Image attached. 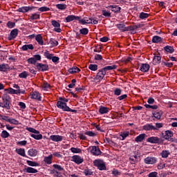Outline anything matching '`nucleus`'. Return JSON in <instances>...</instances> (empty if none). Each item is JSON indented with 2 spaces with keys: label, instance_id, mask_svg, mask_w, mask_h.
Masks as SVG:
<instances>
[{
  "label": "nucleus",
  "instance_id": "1",
  "mask_svg": "<svg viewBox=\"0 0 177 177\" xmlns=\"http://www.w3.org/2000/svg\"><path fill=\"white\" fill-rule=\"evenodd\" d=\"M162 136L165 140H169V142H174L175 143H177V139L172 138V136H174V132L169 130L166 131L165 134L162 133Z\"/></svg>",
  "mask_w": 177,
  "mask_h": 177
},
{
  "label": "nucleus",
  "instance_id": "2",
  "mask_svg": "<svg viewBox=\"0 0 177 177\" xmlns=\"http://www.w3.org/2000/svg\"><path fill=\"white\" fill-rule=\"evenodd\" d=\"M129 161L130 164H136L140 161V153L135 152L133 155L131 156Z\"/></svg>",
  "mask_w": 177,
  "mask_h": 177
},
{
  "label": "nucleus",
  "instance_id": "3",
  "mask_svg": "<svg viewBox=\"0 0 177 177\" xmlns=\"http://www.w3.org/2000/svg\"><path fill=\"white\" fill-rule=\"evenodd\" d=\"M147 142H148V143H152L153 145H161L162 140L158 136H152L148 138Z\"/></svg>",
  "mask_w": 177,
  "mask_h": 177
},
{
  "label": "nucleus",
  "instance_id": "4",
  "mask_svg": "<svg viewBox=\"0 0 177 177\" xmlns=\"http://www.w3.org/2000/svg\"><path fill=\"white\" fill-rule=\"evenodd\" d=\"M57 107L58 109H61L63 111H67V110H69V107L67 106V104L64 101H61V100L57 102Z\"/></svg>",
  "mask_w": 177,
  "mask_h": 177
},
{
  "label": "nucleus",
  "instance_id": "5",
  "mask_svg": "<svg viewBox=\"0 0 177 177\" xmlns=\"http://www.w3.org/2000/svg\"><path fill=\"white\" fill-rule=\"evenodd\" d=\"M71 161L80 165V164H82L84 162V158L79 155H74L72 156Z\"/></svg>",
  "mask_w": 177,
  "mask_h": 177
},
{
  "label": "nucleus",
  "instance_id": "6",
  "mask_svg": "<svg viewBox=\"0 0 177 177\" xmlns=\"http://www.w3.org/2000/svg\"><path fill=\"white\" fill-rule=\"evenodd\" d=\"M0 107L6 109V110H10V101L6 98H3V102H0Z\"/></svg>",
  "mask_w": 177,
  "mask_h": 177
},
{
  "label": "nucleus",
  "instance_id": "7",
  "mask_svg": "<svg viewBox=\"0 0 177 177\" xmlns=\"http://www.w3.org/2000/svg\"><path fill=\"white\" fill-rule=\"evenodd\" d=\"M144 162L145 164L153 165V164H156V162H157V158L148 156L144 159Z\"/></svg>",
  "mask_w": 177,
  "mask_h": 177
},
{
  "label": "nucleus",
  "instance_id": "8",
  "mask_svg": "<svg viewBox=\"0 0 177 177\" xmlns=\"http://www.w3.org/2000/svg\"><path fill=\"white\" fill-rule=\"evenodd\" d=\"M93 164H94L95 167H97V168H98V169H100V171H103V170L106 169V165H104V163L102 162V161H100L99 160H94Z\"/></svg>",
  "mask_w": 177,
  "mask_h": 177
},
{
  "label": "nucleus",
  "instance_id": "9",
  "mask_svg": "<svg viewBox=\"0 0 177 177\" xmlns=\"http://www.w3.org/2000/svg\"><path fill=\"white\" fill-rule=\"evenodd\" d=\"M88 149L93 156H100V154H102V151H100L99 147L96 146L90 147Z\"/></svg>",
  "mask_w": 177,
  "mask_h": 177
},
{
  "label": "nucleus",
  "instance_id": "10",
  "mask_svg": "<svg viewBox=\"0 0 177 177\" xmlns=\"http://www.w3.org/2000/svg\"><path fill=\"white\" fill-rule=\"evenodd\" d=\"M32 9H35L34 6H23L19 8L17 12H20L21 13H27V12H30V10H32Z\"/></svg>",
  "mask_w": 177,
  "mask_h": 177
},
{
  "label": "nucleus",
  "instance_id": "11",
  "mask_svg": "<svg viewBox=\"0 0 177 177\" xmlns=\"http://www.w3.org/2000/svg\"><path fill=\"white\" fill-rule=\"evenodd\" d=\"M105 75H106V72L103 68H102L97 73V75L95 77V80H97V81H102V79L104 78Z\"/></svg>",
  "mask_w": 177,
  "mask_h": 177
},
{
  "label": "nucleus",
  "instance_id": "12",
  "mask_svg": "<svg viewBox=\"0 0 177 177\" xmlns=\"http://www.w3.org/2000/svg\"><path fill=\"white\" fill-rule=\"evenodd\" d=\"M116 26L118 30L122 32L131 31V30H132V26L125 27V25L124 24H118L116 25Z\"/></svg>",
  "mask_w": 177,
  "mask_h": 177
},
{
  "label": "nucleus",
  "instance_id": "13",
  "mask_svg": "<svg viewBox=\"0 0 177 177\" xmlns=\"http://www.w3.org/2000/svg\"><path fill=\"white\" fill-rule=\"evenodd\" d=\"M30 99H34L35 100L41 101V94L38 91H33L30 93Z\"/></svg>",
  "mask_w": 177,
  "mask_h": 177
},
{
  "label": "nucleus",
  "instance_id": "14",
  "mask_svg": "<svg viewBox=\"0 0 177 177\" xmlns=\"http://www.w3.org/2000/svg\"><path fill=\"white\" fill-rule=\"evenodd\" d=\"M52 26L55 27L54 31L56 32H62V29L60 28V24L57 22V21H52L51 22Z\"/></svg>",
  "mask_w": 177,
  "mask_h": 177
},
{
  "label": "nucleus",
  "instance_id": "15",
  "mask_svg": "<svg viewBox=\"0 0 177 177\" xmlns=\"http://www.w3.org/2000/svg\"><path fill=\"white\" fill-rule=\"evenodd\" d=\"M37 68L39 71H48V70H49V66L44 64H37Z\"/></svg>",
  "mask_w": 177,
  "mask_h": 177
},
{
  "label": "nucleus",
  "instance_id": "16",
  "mask_svg": "<svg viewBox=\"0 0 177 177\" xmlns=\"http://www.w3.org/2000/svg\"><path fill=\"white\" fill-rule=\"evenodd\" d=\"M19 34V30L17 29H13L10 34V36L8 37L9 41H12V39H15L16 37H17V35Z\"/></svg>",
  "mask_w": 177,
  "mask_h": 177
},
{
  "label": "nucleus",
  "instance_id": "17",
  "mask_svg": "<svg viewBox=\"0 0 177 177\" xmlns=\"http://www.w3.org/2000/svg\"><path fill=\"white\" fill-rule=\"evenodd\" d=\"M50 139L53 142H62V140H63V136L59 135H52L50 136Z\"/></svg>",
  "mask_w": 177,
  "mask_h": 177
},
{
  "label": "nucleus",
  "instance_id": "18",
  "mask_svg": "<svg viewBox=\"0 0 177 177\" xmlns=\"http://www.w3.org/2000/svg\"><path fill=\"white\" fill-rule=\"evenodd\" d=\"M142 129H144V131H156L157 128L151 124H147L142 127Z\"/></svg>",
  "mask_w": 177,
  "mask_h": 177
},
{
  "label": "nucleus",
  "instance_id": "19",
  "mask_svg": "<svg viewBox=\"0 0 177 177\" xmlns=\"http://www.w3.org/2000/svg\"><path fill=\"white\" fill-rule=\"evenodd\" d=\"M140 70L142 73H147L150 70V65L148 64H142Z\"/></svg>",
  "mask_w": 177,
  "mask_h": 177
},
{
  "label": "nucleus",
  "instance_id": "20",
  "mask_svg": "<svg viewBox=\"0 0 177 177\" xmlns=\"http://www.w3.org/2000/svg\"><path fill=\"white\" fill-rule=\"evenodd\" d=\"M74 20H80V17L75 15H68L66 17V23H70V21H74Z\"/></svg>",
  "mask_w": 177,
  "mask_h": 177
},
{
  "label": "nucleus",
  "instance_id": "21",
  "mask_svg": "<svg viewBox=\"0 0 177 177\" xmlns=\"http://www.w3.org/2000/svg\"><path fill=\"white\" fill-rule=\"evenodd\" d=\"M110 111V109L106 106H100L99 113L101 114H107Z\"/></svg>",
  "mask_w": 177,
  "mask_h": 177
},
{
  "label": "nucleus",
  "instance_id": "22",
  "mask_svg": "<svg viewBox=\"0 0 177 177\" xmlns=\"http://www.w3.org/2000/svg\"><path fill=\"white\" fill-rule=\"evenodd\" d=\"M13 88H15V91H18V95H24V93H26V91L21 89L20 86H19V84H13L12 85Z\"/></svg>",
  "mask_w": 177,
  "mask_h": 177
},
{
  "label": "nucleus",
  "instance_id": "23",
  "mask_svg": "<svg viewBox=\"0 0 177 177\" xmlns=\"http://www.w3.org/2000/svg\"><path fill=\"white\" fill-rule=\"evenodd\" d=\"M109 8H111L112 12L114 13H120L121 11V7L118 6H109Z\"/></svg>",
  "mask_w": 177,
  "mask_h": 177
},
{
  "label": "nucleus",
  "instance_id": "24",
  "mask_svg": "<svg viewBox=\"0 0 177 177\" xmlns=\"http://www.w3.org/2000/svg\"><path fill=\"white\" fill-rule=\"evenodd\" d=\"M145 138H146V134L142 133L137 136L135 138V140L137 142V143H139V142H143V140H145Z\"/></svg>",
  "mask_w": 177,
  "mask_h": 177
},
{
  "label": "nucleus",
  "instance_id": "25",
  "mask_svg": "<svg viewBox=\"0 0 177 177\" xmlns=\"http://www.w3.org/2000/svg\"><path fill=\"white\" fill-rule=\"evenodd\" d=\"M9 68H10L9 67V65L8 64H0V71L5 73V72L8 71V70H9Z\"/></svg>",
  "mask_w": 177,
  "mask_h": 177
},
{
  "label": "nucleus",
  "instance_id": "26",
  "mask_svg": "<svg viewBox=\"0 0 177 177\" xmlns=\"http://www.w3.org/2000/svg\"><path fill=\"white\" fill-rule=\"evenodd\" d=\"M21 49L24 51L28 50V49L30 50H32V49H34V46H32V44H25L21 47Z\"/></svg>",
  "mask_w": 177,
  "mask_h": 177
},
{
  "label": "nucleus",
  "instance_id": "27",
  "mask_svg": "<svg viewBox=\"0 0 177 177\" xmlns=\"http://www.w3.org/2000/svg\"><path fill=\"white\" fill-rule=\"evenodd\" d=\"M16 153L22 157H26V150L23 148L16 149Z\"/></svg>",
  "mask_w": 177,
  "mask_h": 177
},
{
  "label": "nucleus",
  "instance_id": "28",
  "mask_svg": "<svg viewBox=\"0 0 177 177\" xmlns=\"http://www.w3.org/2000/svg\"><path fill=\"white\" fill-rule=\"evenodd\" d=\"M25 170L27 174H37L38 172L37 169L30 167H28Z\"/></svg>",
  "mask_w": 177,
  "mask_h": 177
},
{
  "label": "nucleus",
  "instance_id": "29",
  "mask_svg": "<svg viewBox=\"0 0 177 177\" xmlns=\"http://www.w3.org/2000/svg\"><path fill=\"white\" fill-rule=\"evenodd\" d=\"M153 115L154 118H156V120H160V118H161V115H162V111H156L153 113Z\"/></svg>",
  "mask_w": 177,
  "mask_h": 177
},
{
  "label": "nucleus",
  "instance_id": "30",
  "mask_svg": "<svg viewBox=\"0 0 177 177\" xmlns=\"http://www.w3.org/2000/svg\"><path fill=\"white\" fill-rule=\"evenodd\" d=\"M28 154L30 157H35V156L38 154V151H37V149H31L28 150Z\"/></svg>",
  "mask_w": 177,
  "mask_h": 177
},
{
  "label": "nucleus",
  "instance_id": "31",
  "mask_svg": "<svg viewBox=\"0 0 177 177\" xmlns=\"http://www.w3.org/2000/svg\"><path fill=\"white\" fill-rule=\"evenodd\" d=\"M161 63V57L160 56H154L153 59V64L156 66Z\"/></svg>",
  "mask_w": 177,
  "mask_h": 177
},
{
  "label": "nucleus",
  "instance_id": "32",
  "mask_svg": "<svg viewBox=\"0 0 177 177\" xmlns=\"http://www.w3.org/2000/svg\"><path fill=\"white\" fill-rule=\"evenodd\" d=\"M164 50L167 52V53H174L175 52V49H174V47L171 46H166L164 47Z\"/></svg>",
  "mask_w": 177,
  "mask_h": 177
},
{
  "label": "nucleus",
  "instance_id": "33",
  "mask_svg": "<svg viewBox=\"0 0 177 177\" xmlns=\"http://www.w3.org/2000/svg\"><path fill=\"white\" fill-rule=\"evenodd\" d=\"M52 158H53V155H52V154H50L48 156L45 157L44 162H46V164H48V165L52 164Z\"/></svg>",
  "mask_w": 177,
  "mask_h": 177
},
{
  "label": "nucleus",
  "instance_id": "34",
  "mask_svg": "<svg viewBox=\"0 0 177 177\" xmlns=\"http://www.w3.org/2000/svg\"><path fill=\"white\" fill-rule=\"evenodd\" d=\"M35 39H36L37 42H38L39 45H44V39L41 35H37L35 37Z\"/></svg>",
  "mask_w": 177,
  "mask_h": 177
},
{
  "label": "nucleus",
  "instance_id": "35",
  "mask_svg": "<svg viewBox=\"0 0 177 177\" xmlns=\"http://www.w3.org/2000/svg\"><path fill=\"white\" fill-rule=\"evenodd\" d=\"M169 154H171V153L168 150H163L160 153V156L162 158H168V156H169Z\"/></svg>",
  "mask_w": 177,
  "mask_h": 177
},
{
  "label": "nucleus",
  "instance_id": "36",
  "mask_svg": "<svg viewBox=\"0 0 177 177\" xmlns=\"http://www.w3.org/2000/svg\"><path fill=\"white\" fill-rule=\"evenodd\" d=\"M120 136L122 138V140H125V138L129 136V131H123L120 133Z\"/></svg>",
  "mask_w": 177,
  "mask_h": 177
},
{
  "label": "nucleus",
  "instance_id": "37",
  "mask_svg": "<svg viewBox=\"0 0 177 177\" xmlns=\"http://www.w3.org/2000/svg\"><path fill=\"white\" fill-rule=\"evenodd\" d=\"M161 41H162V38H161L160 36H154L152 38V42L153 44H158V42H161Z\"/></svg>",
  "mask_w": 177,
  "mask_h": 177
},
{
  "label": "nucleus",
  "instance_id": "38",
  "mask_svg": "<svg viewBox=\"0 0 177 177\" xmlns=\"http://www.w3.org/2000/svg\"><path fill=\"white\" fill-rule=\"evenodd\" d=\"M80 68L77 66H75L68 70V73H70V74H75V73H80Z\"/></svg>",
  "mask_w": 177,
  "mask_h": 177
},
{
  "label": "nucleus",
  "instance_id": "39",
  "mask_svg": "<svg viewBox=\"0 0 177 177\" xmlns=\"http://www.w3.org/2000/svg\"><path fill=\"white\" fill-rule=\"evenodd\" d=\"M71 151L74 154H79L80 153H82V150L80 148L71 147Z\"/></svg>",
  "mask_w": 177,
  "mask_h": 177
},
{
  "label": "nucleus",
  "instance_id": "40",
  "mask_svg": "<svg viewBox=\"0 0 177 177\" xmlns=\"http://www.w3.org/2000/svg\"><path fill=\"white\" fill-rule=\"evenodd\" d=\"M26 162H27L28 165H29V167H39V163H38L37 162L27 160Z\"/></svg>",
  "mask_w": 177,
  "mask_h": 177
},
{
  "label": "nucleus",
  "instance_id": "41",
  "mask_svg": "<svg viewBox=\"0 0 177 177\" xmlns=\"http://www.w3.org/2000/svg\"><path fill=\"white\" fill-rule=\"evenodd\" d=\"M115 68H117V66L116 65H112V66H105L104 68H102L105 73L106 71H110L111 70H115Z\"/></svg>",
  "mask_w": 177,
  "mask_h": 177
},
{
  "label": "nucleus",
  "instance_id": "42",
  "mask_svg": "<svg viewBox=\"0 0 177 177\" xmlns=\"http://www.w3.org/2000/svg\"><path fill=\"white\" fill-rule=\"evenodd\" d=\"M31 137L33 138V139H36V140H41V139H42V134H40L39 133L31 134Z\"/></svg>",
  "mask_w": 177,
  "mask_h": 177
},
{
  "label": "nucleus",
  "instance_id": "43",
  "mask_svg": "<svg viewBox=\"0 0 177 177\" xmlns=\"http://www.w3.org/2000/svg\"><path fill=\"white\" fill-rule=\"evenodd\" d=\"M1 138H3V139H6L10 136V134H9V133L6 131V130H3L1 132Z\"/></svg>",
  "mask_w": 177,
  "mask_h": 177
},
{
  "label": "nucleus",
  "instance_id": "44",
  "mask_svg": "<svg viewBox=\"0 0 177 177\" xmlns=\"http://www.w3.org/2000/svg\"><path fill=\"white\" fill-rule=\"evenodd\" d=\"M56 8L59 10H66L67 9V5L66 4H57Z\"/></svg>",
  "mask_w": 177,
  "mask_h": 177
},
{
  "label": "nucleus",
  "instance_id": "45",
  "mask_svg": "<svg viewBox=\"0 0 177 177\" xmlns=\"http://www.w3.org/2000/svg\"><path fill=\"white\" fill-rule=\"evenodd\" d=\"M49 44L53 47L57 46V45H59V42L57 41H56L55 39H50Z\"/></svg>",
  "mask_w": 177,
  "mask_h": 177
},
{
  "label": "nucleus",
  "instance_id": "46",
  "mask_svg": "<svg viewBox=\"0 0 177 177\" xmlns=\"http://www.w3.org/2000/svg\"><path fill=\"white\" fill-rule=\"evenodd\" d=\"M30 20H38L39 19V14L34 13L32 14L30 17Z\"/></svg>",
  "mask_w": 177,
  "mask_h": 177
},
{
  "label": "nucleus",
  "instance_id": "47",
  "mask_svg": "<svg viewBox=\"0 0 177 177\" xmlns=\"http://www.w3.org/2000/svg\"><path fill=\"white\" fill-rule=\"evenodd\" d=\"M80 32L82 35H87L88 32H89V30L87 28H84L80 30Z\"/></svg>",
  "mask_w": 177,
  "mask_h": 177
},
{
  "label": "nucleus",
  "instance_id": "48",
  "mask_svg": "<svg viewBox=\"0 0 177 177\" xmlns=\"http://www.w3.org/2000/svg\"><path fill=\"white\" fill-rule=\"evenodd\" d=\"M102 13L105 17H111V13L106 10H102Z\"/></svg>",
  "mask_w": 177,
  "mask_h": 177
},
{
  "label": "nucleus",
  "instance_id": "49",
  "mask_svg": "<svg viewBox=\"0 0 177 177\" xmlns=\"http://www.w3.org/2000/svg\"><path fill=\"white\" fill-rule=\"evenodd\" d=\"M84 175H86V176H91V175H93V172H92V170L89 169H86L84 172Z\"/></svg>",
  "mask_w": 177,
  "mask_h": 177
},
{
  "label": "nucleus",
  "instance_id": "50",
  "mask_svg": "<svg viewBox=\"0 0 177 177\" xmlns=\"http://www.w3.org/2000/svg\"><path fill=\"white\" fill-rule=\"evenodd\" d=\"M88 68L91 70V71H96L97 70V65L91 64L88 66Z\"/></svg>",
  "mask_w": 177,
  "mask_h": 177
},
{
  "label": "nucleus",
  "instance_id": "51",
  "mask_svg": "<svg viewBox=\"0 0 177 177\" xmlns=\"http://www.w3.org/2000/svg\"><path fill=\"white\" fill-rule=\"evenodd\" d=\"M19 78H27L28 77V73L27 71H23L19 75Z\"/></svg>",
  "mask_w": 177,
  "mask_h": 177
},
{
  "label": "nucleus",
  "instance_id": "52",
  "mask_svg": "<svg viewBox=\"0 0 177 177\" xmlns=\"http://www.w3.org/2000/svg\"><path fill=\"white\" fill-rule=\"evenodd\" d=\"M26 131H28L29 132H32V133H39V131L36 130L32 127H27Z\"/></svg>",
  "mask_w": 177,
  "mask_h": 177
},
{
  "label": "nucleus",
  "instance_id": "53",
  "mask_svg": "<svg viewBox=\"0 0 177 177\" xmlns=\"http://www.w3.org/2000/svg\"><path fill=\"white\" fill-rule=\"evenodd\" d=\"M149 15L148 13L146 12H141L139 15L140 19H147V17H149Z\"/></svg>",
  "mask_w": 177,
  "mask_h": 177
},
{
  "label": "nucleus",
  "instance_id": "54",
  "mask_svg": "<svg viewBox=\"0 0 177 177\" xmlns=\"http://www.w3.org/2000/svg\"><path fill=\"white\" fill-rule=\"evenodd\" d=\"M10 124H12L13 125H19V122L16 119H13L10 118V120L8 122Z\"/></svg>",
  "mask_w": 177,
  "mask_h": 177
},
{
  "label": "nucleus",
  "instance_id": "55",
  "mask_svg": "<svg viewBox=\"0 0 177 177\" xmlns=\"http://www.w3.org/2000/svg\"><path fill=\"white\" fill-rule=\"evenodd\" d=\"M38 10L39 12H49V10H50V8L46 7V6H43V7H41L38 9Z\"/></svg>",
  "mask_w": 177,
  "mask_h": 177
},
{
  "label": "nucleus",
  "instance_id": "56",
  "mask_svg": "<svg viewBox=\"0 0 177 177\" xmlns=\"http://www.w3.org/2000/svg\"><path fill=\"white\" fill-rule=\"evenodd\" d=\"M44 56H45V57H46V59H48L49 60H52V59L53 57V55L50 54L48 52L44 53Z\"/></svg>",
  "mask_w": 177,
  "mask_h": 177
},
{
  "label": "nucleus",
  "instance_id": "57",
  "mask_svg": "<svg viewBox=\"0 0 177 177\" xmlns=\"http://www.w3.org/2000/svg\"><path fill=\"white\" fill-rule=\"evenodd\" d=\"M42 88L43 89H44V91H46L49 89V88H50V85L47 82H44V84H42Z\"/></svg>",
  "mask_w": 177,
  "mask_h": 177
},
{
  "label": "nucleus",
  "instance_id": "58",
  "mask_svg": "<svg viewBox=\"0 0 177 177\" xmlns=\"http://www.w3.org/2000/svg\"><path fill=\"white\" fill-rule=\"evenodd\" d=\"M52 156H54L55 157H57V158H63V155L60 153V152H54Z\"/></svg>",
  "mask_w": 177,
  "mask_h": 177
},
{
  "label": "nucleus",
  "instance_id": "59",
  "mask_svg": "<svg viewBox=\"0 0 177 177\" xmlns=\"http://www.w3.org/2000/svg\"><path fill=\"white\" fill-rule=\"evenodd\" d=\"M85 135H87L88 136H91V137L96 136V133L93 131H86Z\"/></svg>",
  "mask_w": 177,
  "mask_h": 177
},
{
  "label": "nucleus",
  "instance_id": "60",
  "mask_svg": "<svg viewBox=\"0 0 177 177\" xmlns=\"http://www.w3.org/2000/svg\"><path fill=\"white\" fill-rule=\"evenodd\" d=\"M53 167L55 169H57V171H63L64 169L63 167L59 165H53Z\"/></svg>",
  "mask_w": 177,
  "mask_h": 177
},
{
  "label": "nucleus",
  "instance_id": "61",
  "mask_svg": "<svg viewBox=\"0 0 177 177\" xmlns=\"http://www.w3.org/2000/svg\"><path fill=\"white\" fill-rule=\"evenodd\" d=\"M15 26H16L15 22L8 21L7 23V26L8 27V28H13V27H15Z\"/></svg>",
  "mask_w": 177,
  "mask_h": 177
},
{
  "label": "nucleus",
  "instance_id": "62",
  "mask_svg": "<svg viewBox=\"0 0 177 177\" xmlns=\"http://www.w3.org/2000/svg\"><path fill=\"white\" fill-rule=\"evenodd\" d=\"M28 63H30V64H35V63H37V62L35 61L34 57H30V58L28 59Z\"/></svg>",
  "mask_w": 177,
  "mask_h": 177
},
{
  "label": "nucleus",
  "instance_id": "63",
  "mask_svg": "<svg viewBox=\"0 0 177 177\" xmlns=\"http://www.w3.org/2000/svg\"><path fill=\"white\" fill-rule=\"evenodd\" d=\"M114 95H115L116 96H120V95H121V90L120 88L115 89Z\"/></svg>",
  "mask_w": 177,
  "mask_h": 177
},
{
  "label": "nucleus",
  "instance_id": "64",
  "mask_svg": "<svg viewBox=\"0 0 177 177\" xmlns=\"http://www.w3.org/2000/svg\"><path fill=\"white\" fill-rule=\"evenodd\" d=\"M157 175H158V173H157V171H153V172L150 173L148 175V177H157Z\"/></svg>",
  "mask_w": 177,
  "mask_h": 177
}]
</instances>
